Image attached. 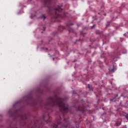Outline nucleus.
Here are the masks:
<instances>
[{"label":"nucleus","mask_w":128,"mask_h":128,"mask_svg":"<svg viewBox=\"0 0 128 128\" xmlns=\"http://www.w3.org/2000/svg\"><path fill=\"white\" fill-rule=\"evenodd\" d=\"M68 30L69 32H74V30L72 28H69L68 29Z\"/></svg>","instance_id":"obj_8"},{"label":"nucleus","mask_w":128,"mask_h":128,"mask_svg":"<svg viewBox=\"0 0 128 128\" xmlns=\"http://www.w3.org/2000/svg\"><path fill=\"white\" fill-rule=\"evenodd\" d=\"M10 116H13V114H10Z\"/></svg>","instance_id":"obj_21"},{"label":"nucleus","mask_w":128,"mask_h":128,"mask_svg":"<svg viewBox=\"0 0 128 128\" xmlns=\"http://www.w3.org/2000/svg\"><path fill=\"white\" fill-rule=\"evenodd\" d=\"M54 60V58H53V60Z\"/></svg>","instance_id":"obj_22"},{"label":"nucleus","mask_w":128,"mask_h":128,"mask_svg":"<svg viewBox=\"0 0 128 128\" xmlns=\"http://www.w3.org/2000/svg\"><path fill=\"white\" fill-rule=\"evenodd\" d=\"M44 4L46 8H48V10L47 11L48 14L52 16L54 18H64L66 16L65 14L62 15V6H53L52 0H44Z\"/></svg>","instance_id":"obj_2"},{"label":"nucleus","mask_w":128,"mask_h":128,"mask_svg":"<svg viewBox=\"0 0 128 128\" xmlns=\"http://www.w3.org/2000/svg\"><path fill=\"white\" fill-rule=\"evenodd\" d=\"M32 104H33L34 106V104H36L33 103Z\"/></svg>","instance_id":"obj_20"},{"label":"nucleus","mask_w":128,"mask_h":128,"mask_svg":"<svg viewBox=\"0 0 128 128\" xmlns=\"http://www.w3.org/2000/svg\"><path fill=\"white\" fill-rule=\"evenodd\" d=\"M32 100V98H28V102H30V100Z\"/></svg>","instance_id":"obj_13"},{"label":"nucleus","mask_w":128,"mask_h":128,"mask_svg":"<svg viewBox=\"0 0 128 128\" xmlns=\"http://www.w3.org/2000/svg\"><path fill=\"white\" fill-rule=\"evenodd\" d=\"M88 88L90 90H93L92 88V86H90V85L88 84Z\"/></svg>","instance_id":"obj_9"},{"label":"nucleus","mask_w":128,"mask_h":128,"mask_svg":"<svg viewBox=\"0 0 128 128\" xmlns=\"http://www.w3.org/2000/svg\"><path fill=\"white\" fill-rule=\"evenodd\" d=\"M43 120H44V116H43Z\"/></svg>","instance_id":"obj_18"},{"label":"nucleus","mask_w":128,"mask_h":128,"mask_svg":"<svg viewBox=\"0 0 128 128\" xmlns=\"http://www.w3.org/2000/svg\"><path fill=\"white\" fill-rule=\"evenodd\" d=\"M8 112H9L10 114L11 111H10V110H9V111H8Z\"/></svg>","instance_id":"obj_19"},{"label":"nucleus","mask_w":128,"mask_h":128,"mask_svg":"<svg viewBox=\"0 0 128 128\" xmlns=\"http://www.w3.org/2000/svg\"><path fill=\"white\" fill-rule=\"evenodd\" d=\"M60 119L57 120V124H54L53 126V128H78L77 126H75V127H72V126H70V122L68 121V120L64 118V123L63 122H61V120L62 118L60 117Z\"/></svg>","instance_id":"obj_3"},{"label":"nucleus","mask_w":128,"mask_h":128,"mask_svg":"<svg viewBox=\"0 0 128 128\" xmlns=\"http://www.w3.org/2000/svg\"><path fill=\"white\" fill-rule=\"evenodd\" d=\"M41 33H42V32H41Z\"/></svg>","instance_id":"obj_23"},{"label":"nucleus","mask_w":128,"mask_h":128,"mask_svg":"<svg viewBox=\"0 0 128 128\" xmlns=\"http://www.w3.org/2000/svg\"><path fill=\"white\" fill-rule=\"evenodd\" d=\"M112 72H114V66H111L110 68L108 69Z\"/></svg>","instance_id":"obj_6"},{"label":"nucleus","mask_w":128,"mask_h":128,"mask_svg":"<svg viewBox=\"0 0 128 128\" xmlns=\"http://www.w3.org/2000/svg\"><path fill=\"white\" fill-rule=\"evenodd\" d=\"M61 28H62V30H66V28H64V26H62V27H60V28H59L58 30H60H60Z\"/></svg>","instance_id":"obj_11"},{"label":"nucleus","mask_w":128,"mask_h":128,"mask_svg":"<svg viewBox=\"0 0 128 128\" xmlns=\"http://www.w3.org/2000/svg\"><path fill=\"white\" fill-rule=\"evenodd\" d=\"M112 100H114V99H112Z\"/></svg>","instance_id":"obj_24"},{"label":"nucleus","mask_w":128,"mask_h":128,"mask_svg":"<svg viewBox=\"0 0 128 128\" xmlns=\"http://www.w3.org/2000/svg\"><path fill=\"white\" fill-rule=\"evenodd\" d=\"M124 36H126V34H124Z\"/></svg>","instance_id":"obj_17"},{"label":"nucleus","mask_w":128,"mask_h":128,"mask_svg":"<svg viewBox=\"0 0 128 128\" xmlns=\"http://www.w3.org/2000/svg\"><path fill=\"white\" fill-rule=\"evenodd\" d=\"M54 106H58L60 110L63 114L64 116L70 112L68 105L64 103L62 98L58 97L55 95L54 98L50 96L48 98L46 103L45 104V108L46 110H51Z\"/></svg>","instance_id":"obj_1"},{"label":"nucleus","mask_w":128,"mask_h":128,"mask_svg":"<svg viewBox=\"0 0 128 128\" xmlns=\"http://www.w3.org/2000/svg\"><path fill=\"white\" fill-rule=\"evenodd\" d=\"M127 34H128V32H127Z\"/></svg>","instance_id":"obj_25"},{"label":"nucleus","mask_w":128,"mask_h":128,"mask_svg":"<svg viewBox=\"0 0 128 128\" xmlns=\"http://www.w3.org/2000/svg\"><path fill=\"white\" fill-rule=\"evenodd\" d=\"M72 26V23L67 24L66 26L70 27V26Z\"/></svg>","instance_id":"obj_10"},{"label":"nucleus","mask_w":128,"mask_h":128,"mask_svg":"<svg viewBox=\"0 0 128 128\" xmlns=\"http://www.w3.org/2000/svg\"><path fill=\"white\" fill-rule=\"evenodd\" d=\"M80 104V102H78L75 104L74 106L76 108V110H78V112H82V114H84L86 112V106H84V104Z\"/></svg>","instance_id":"obj_4"},{"label":"nucleus","mask_w":128,"mask_h":128,"mask_svg":"<svg viewBox=\"0 0 128 128\" xmlns=\"http://www.w3.org/2000/svg\"><path fill=\"white\" fill-rule=\"evenodd\" d=\"M125 118H126L128 120V114H126L125 116Z\"/></svg>","instance_id":"obj_12"},{"label":"nucleus","mask_w":128,"mask_h":128,"mask_svg":"<svg viewBox=\"0 0 128 128\" xmlns=\"http://www.w3.org/2000/svg\"><path fill=\"white\" fill-rule=\"evenodd\" d=\"M95 26L96 25H93L92 26L91 28H94Z\"/></svg>","instance_id":"obj_15"},{"label":"nucleus","mask_w":128,"mask_h":128,"mask_svg":"<svg viewBox=\"0 0 128 128\" xmlns=\"http://www.w3.org/2000/svg\"><path fill=\"white\" fill-rule=\"evenodd\" d=\"M40 18L42 20H46V17L44 14H42V16H40Z\"/></svg>","instance_id":"obj_7"},{"label":"nucleus","mask_w":128,"mask_h":128,"mask_svg":"<svg viewBox=\"0 0 128 128\" xmlns=\"http://www.w3.org/2000/svg\"><path fill=\"white\" fill-rule=\"evenodd\" d=\"M116 124H117L118 126H120V122L116 123Z\"/></svg>","instance_id":"obj_14"},{"label":"nucleus","mask_w":128,"mask_h":128,"mask_svg":"<svg viewBox=\"0 0 128 128\" xmlns=\"http://www.w3.org/2000/svg\"><path fill=\"white\" fill-rule=\"evenodd\" d=\"M43 30H46V28L44 27V28H43Z\"/></svg>","instance_id":"obj_16"},{"label":"nucleus","mask_w":128,"mask_h":128,"mask_svg":"<svg viewBox=\"0 0 128 128\" xmlns=\"http://www.w3.org/2000/svg\"><path fill=\"white\" fill-rule=\"evenodd\" d=\"M20 118H21V120H28V116H26V114H21L20 116Z\"/></svg>","instance_id":"obj_5"}]
</instances>
